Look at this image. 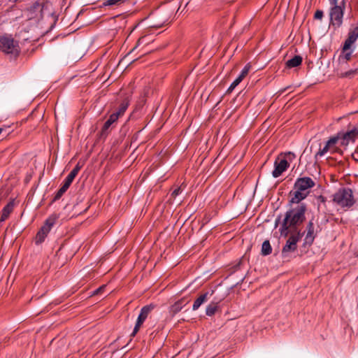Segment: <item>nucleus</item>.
I'll return each instance as SVG.
<instances>
[{"instance_id":"1","label":"nucleus","mask_w":358,"mask_h":358,"mask_svg":"<svg viewBox=\"0 0 358 358\" xmlns=\"http://www.w3.org/2000/svg\"><path fill=\"white\" fill-rule=\"evenodd\" d=\"M306 206L303 203L287 210L279 229L280 235L287 236L289 234L301 232L298 227L305 220Z\"/></svg>"},{"instance_id":"2","label":"nucleus","mask_w":358,"mask_h":358,"mask_svg":"<svg viewBox=\"0 0 358 358\" xmlns=\"http://www.w3.org/2000/svg\"><path fill=\"white\" fill-rule=\"evenodd\" d=\"M315 185V181L310 177H301L296 180L294 189L289 193L291 197L289 203H299L305 199L310 193V189Z\"/></svg>"},{"instance_id":"3","label":"nucleus","mask_w":358,"mask_h":358,"mask_svg":"<svg viewBox=\"0 0 358 358\" xmlns=\"http://www.w3.org/2000/svg\"><path fill=\"white\" fill-rule=\"evenodd\" d=\"M214 292H206L200 294L194 301L192 304V310L196 311L200 307L206 304V313H215L216 312H222L221 301L215 300L213 296Z\"/></svg>"},{"instance_id":"4","label":"nucleus","mask_w":358,"mask_h":358,"mask_svg":"<svg viewBox=\"0 0 358 358\" xmlns=\"http://www.w3.org/2000/svg\"><path fill=\"white\" fill-rule=\"evenodd\" d=\"M333 201L343 208H350L355 203L352 189L345 187L339 189L334 194Z\"/></svg>"},{"instance_id":"5","label":"nucleus","mask_w":358,"mask_h":358,"mask_svg":"<svg viewBox=\"0 0 358 358\" xmlns=\"http://www.w3.org/2000/svg\"><path fill=\"white\" fill-rule=\"evenodd\" d=\"M345 0H343L341 5L331 6L329 10L330 23L336 27L343 24Z\"/></svg>"},{"instance_id":"6","label":"nucleus","mask_w":358,"mask_h":358,"mask_svg":"<svg viewBox=\"0 0 358 358\" xmlns=\"http://www.w3.org/2000/svg\"><path fill=\"white\" fill-rule=\"evenodd\" d=\"M290 234H291V236L289 237V238L286 241V243L282 250V257L283 258L287 257L288 254L289 252H294L296 250L297 243L302 238L303 233L297 232V233H292Z\"/></svg>"},{"instance_id":"7","label":"nucleus","mask_w":358,"mask_h":358,"mask_svg":"<svg viewBox=\"0 0 358 358\" xmlns=\"http://www.w3.org/2000/svg\"><path fill=\"white\" fill-rule=\"evenodd\" d=\"M80 169L81 166L79 163H78L73 169V170L69 173L67 177L65 178V180L62 186L55 194L54 201L59 199L62 196V195L67 191L71 184L72 183L73 180L80 171Z\"/></svg>"},{"instance_id":"8","label":"nucleus","mask_w":358,"mask_h":358,"mask_svg":"<svg viewBox=\"0 0 358 358\" xmlns=\"http://www.w3.org/2000/svg\"><path fill=\"white\" fill-rule=\"evenodd\" d=\"M17 44L11 36H0V50L7 54H17Z\"/></svg>"},{"instance_id":"9","label":"nucleus","mask_w":358,"mask_h":358,"mask_svg":"<svg viewBox=\"0 0 358 358\" xmlns=\"http://www.w3.org/2000/svg\"><path fill=\"white\" fill-rule=\"evenodd\" d=\"M338 136H339V140L341 141V145L346 146L350 142H354L355 138L358 136V129L353 128L352 129L346 131L345 133L339 132L337 134Z\"/></svg>"},{"instance_id":"10","label":"nucleus","mask_w":358,"mask_h":358,"mask_svg":"<svg viewBox=\"0 0 358 358\" xmlns=\"http://www.w3.org/2000/svg\"><path fill=\"white\" fill-rule=\"evenodd\" d=\"M289 163L285 158H277L274 162V169L272 176L274 178L279 177L289 167Z\"/></svg>"},{"instance_id":"11","label":"nucleus","mask_w":358,"mask_h":358,"mask_svg":"<svg viewBox=\"0 0 358 358\" xmlns=\"http://www.w3.org/2000/svg\"><path fill=\"white\" fill-rule=\"evenodd\" d=\"M48 3H41L39 1L34 2L29 8L30 12L31 13H39V17L43 18L45 10L48 8Z\"/></svg>"},{"instance_id":"12","label":"nucleus","mask_w":358,"mask_h":358,"mask_svg":"<svg viewBox=\"0 0 358 358\" xmlns=\"http://www.w3.org/2000/svg\"><path fill=\"white\" fill-rule=\"evenodd\" d=\"M358 38V26L355 27L352 29H350L347 39L345 40V49H350L351 45L355 43Z\"/></svg>"},{"instance_id":"13","label":"nucleus","mask_w":358,"mask_h":358,"mask_svg":"<svg viewBox=\"0 0 358 358\" xmlns=\"http://www.w3.org/2000/svg\"><path fill=\"white\" fill-rule=\"evenodd\" d=\"M14 209V201H9L2 209L0 216V222H4L10 216V213L13 211Z\"/></svg>"},{"instance_id":"14","label":"nucleus","mask_w":358,"mask_h":358,"mask_svg":"<svg viewBox=\"0 0 358 358\" xmlns=\"http://www.w3.org/2000/svg\"><path fill=\"white\" fill-rule=\"evenodd\" d=\"M57 220V217L52 215L49 217L45 222L44 224L39 229L40 231L45 233L47 236L50 231L52 227L55 225Z\"/></svg>"},{"instance_id":"15","label":"nucleus","mask_w":358,"mask_h":358,"mask_svg":"<svg viewBox=\"0 0 358 358\" xmlns=\"http://www.w3.org/2000/svg\"><path fill=\"white\" fill-rule=\"evenodd\" d=\"M314 224L312 221H310L307 225V234L305 238V241L308 244H312L314 241Z\"/></svg>"},{"instance_id":"16","label":"nucleus","mask_w":358,"mask_h":358,"mask_svg":"<svg viewBox=\"0 0 358 358\" xmlns=\"http://www.w3.org/2000/svg\"><path fill=\"white\" fill-rule=\"evenodd\" d=\"M130 95H127L120 104V106L116 113L121 117L127 110L130 103Z\"/></svg>"},{"instance_id":"17","label":"nucleus","mask_w":358,"mask_h":358,"mask_svg":"<svg viewBox=\"0 0 358 358\" xmlns=\"http://www.w3.org/2000/svg\"><path fill=\"white\" fill-rule=\"evenodd\" d=\"M188 304L187 299H182L176 302L172 306L171 311L172 313H177L182 310V308Z\"/></svg>"},{"instance_id":"18","label":"nucleus","mask_w":358,"mask_h":358,"mask_svg":"<svg viewBox=\"0 0 358 358\" xmlns=\"http://www.w3.org/2000/svg\"><path fill=\"white\" fill-rule=\"evenodd\" d=\"M147 315H138V318L136 320V324H135V327L134 328V330H133L132 333L130 335L131 337H134L136 335V334L139 331L141 325L143 324V322L146 320Z\"/></svg>"},{"instance_id":"19","label":"nucleus","mask_w":358,"mask_h":358,"mask_svg":"<svg viewBox=\"0 0 358 358\" xmlns=\"http://www.w3.org/2000/svg\"><path fill=\"white\" fill-rule=\"evenodd\" d=\"M352 50L350 49H345V44L343 45L341 54L338 57L340 62H347L351 59Z\"/></svg>"},{"instance_id":"20","label":"nucleus","mask_w":358,"mask_h":358,"mask_svg":"<svg viewBox=\"0 0 358 358\" xmlns=\"http://www.w3.org/2000/svg\"><path fill=\"white\" fill-rule=\"evenodd\" d=\"M302 63V57L300 55H295L286 62V66L289 69L297 67Z\"/></svg>"},{"instance_id":"21","label":"nucleus","mask_w":358,"mask_h":358,"mask_svg":"<svg viewBox=\"0 0 358 358\" xmlns=\"http://www.w3.org/2000/svg\"><path fill=\"white\" fill-rule=\"evenodd\" d=\"M250 64H247L244 68L242 69L240 75L234 80V83L236 85H238L245 78V76L248 74L250 69Z\"/></svg>"},{"instance_id":"22","label":"nucleus","mask_w":358,"mask_h":358,"mask_svg":"<svg viewBox=\"0 0 358 358\" xmlns=\"http://www.w3.org/2000/svg\"><path fill=\"white\" fill-rule=\"evenodd\" d=\"M272 248L271 246L270 242L268 240H266L263 242L262 245V255L266 256L271 253Z\"/></svg>"},{"instance_id":"23","label":"nucleus","mask_w":358,"mask_h":358,"mask_svg":"<svg viewBox=\"0 0 358 358\" xmlns=\"http://www.w3.org/2000/svg\"><path fill=\"white\" fill-rule=\"evenodd\" d=\"M339 140V136H338V134L335 136H333V137H331L328 141H327V145H329L332 150V152H334L336 149V143L338 142Z\"/></svg>"},{"instance_id":"24","label":"nucleus","mask_w":358,"mask_h":358,"mask_svg":"<svg viewBox=\"0 0 358 358\" xmlns=\"http://www.w3.org/2000/svg\"><path fill=\"white\" fill-rule=\"evenodd\" d=\"M357 71H358V65L354 69H351V70L347 71L344 73H342L341 74V78H352L357 73Z\"/></svg>"},{"instance_id":"25","label":"nucleus","mask_w":358,"mask_h":358,"mask_svg":"<svg viewBox=\"0 0 358 358\" xmlns=\"http://www.w3.org/2000/svg\"><path fill=\"white\" fill-rule=\"evenodd\" d=\"M329 151L332 152V150L329 145H327V143H326V145L324 146V148H320L319 151L315 154V158H317L318 157H321Z\"/></svg>"},{"instance_id":"26","label":"nucleus","mask_w":358,"mask_h":358,"mask_svg":"<svg viewBox=\"0 0 358 358\" xmlns=\"http://www.w3.org/2000/svg\"><path fill=\"white\" fill-rule=\"evenodd\" d=\"M46 237L47 235L45 233L38 231L35 238L36 244L38 245L42 243L45 241Z\"/></svg>"},{"instance_id":"27","label":"nucleus","mask_w":358,"mask_h":358,"mask_svg":"<svg viewBox=\"0 0 358 358\" xmlns=\"http://www.w3.org/2000/svg\"><path fill=\"white\" fill-rule=\"evenodd\" d=\"M106 288V285H101L99 288H97L95 290H94L90 294V296H98V295L100 296H102L103 295V292H104Z\"/></svg>"},{"instance_id":"28","label":"nucleus","mask_w":358,"mask_h":358,"mask_svg":"<svg viewBox=\"0 0 358 358\" xmlns=\"http://www.w3.org/2000/svg\"><path fill=\"white\" fill-rule=\"evenodd\" d=\"M113 124L112 122L110 120H107L106 122L103 124L101 131V135L104 136L108 134V130L109 129L110 127Z\"/></svg>"},{"instance_id":"29","label":"nucleus","mask_w":358,"mask_h":358,"mask_svg":"<svg viewBox=\"0 0 358 358\" xmlns=\"http://www.w3.org/2000/svg\"><path fill=\"white\" fill-rule=\"evenodd\" d=\"M155 308V305L154 304H149L147 306H143L140 311V313H149L154 310Z\"/></svg>"},{"instance_id":"30","label":"nucleus","mask_w":358,"mask_h":358,"mask_svg":"<svg viewBox=\"0 0 358 358\" xmlns=\"http://www.w3.org/2000/svg\"><path fill=\"white\" fill-rule=\"evenodd\" d=\"M122 0H106L104 3V6H113L118 4L120 2H121Z\"/></svg>"},{"instance_id":"31","label":"nucleus","mask_w":358,"mask_h":358,"mask_svg":"<svg viewBox=\"0 0 358 358\" xmlns=\"http://www.w3.org/2000/svg\"><path fill=\"white\" fill-rule=\"evenodd\" d=\"M120 117V116L116 112H115L110 115L108 120H110L113 124L119 119Z\"/></svg>"},{"instance_id":"32","label":"nucleus","mask_w":358,"mask_h":358,"mask_svg":"<svg viewBox=\"0 0 358 358\" xmlns=\"http://www.w3.org/2000/svg\"><path fill=\"white\" fill-rule=\"evenodd\" d=\"M324 15V13L321 10H317L314 15L315 20H322Z\"/></svg>"},{"instance_id":"33","label":"nucleus","mask_w":358,"mask_h":358,"mask_svg":"<svg viewBox=\"0 0 358 358\" xmlns=\"http://www.w3.org/2000/svg\"><path fill=\"white\" fill-rule=\"evenodd\" d=\"M181 192V188L180 187H178L176 189H175L173 192L171 193V196L173 197H176L178 195H179Z\"/></svg>"},{"instance_id":"34","label":"nucleus","mask_w":358,"mask_h":358,"mask_svg":"<svg viewBox=\"0 0 358 358\" xmlns=\"http://www.w3.org/2000/svg\"><path fill=\"white\" fill-rule=\"evenodd\" d=\"M237 85L236 84H234V83H232L231 84V85L229 87V88L227 89V93H231L234 89L235 87H236Z\"/></svg>"},{"instance_id":"35","label":"nucleus","mask_w":358,"mask_h":358,"mask_svg":"<svg viewBox=\"0 0 358 358\" xmlns=\"http://www.w3.org/2000/svg\"><path fill=\"white\" fill-rule=\"evenodd\" d=\"M317 201L321 202V203H325L326 202V198L324 196H319L317 198Z\"/></svg>"},{"instance_id":"36","label":"nucleus","mask_w":358,"mask_h":358,"mask_svg":"<svg viewBox=\"0 0 358 358\" xmlns=\"http://www.w3.org/2000/svg\"><path fill=\"white\" fill-rule=\"evenodd\" d=\"M338 0H329V2L331 6H338Z\"/></svg>"},{"instance_id":"37","label":"nucleus","mask_w":358,"mask_h":358,"mask_svg":"<svg viewBox=\"0 0 358 358\" xmlns=\"http://www.w3.org/2000/svg\"><path fill=\"white\" fill-rule=\"evenodd\" d=\"M285 155H286L287 157H289V159H290V158H291V157H295L294 154H293L292 152H288V153H287V154H285Z\"/></svg>"},{"instance_id":"38","label":"nucleus","mask_w":358,"mask_h":358,"mask_svg":"<svg viewBox=\"0 0 358 358\" xmlns=\"http://www.w3.org/2000/svg\"><path fill=\"white\" fill-rule=\"evenodd\" d=\"M280 217H278V219L275 220V225L278 224V222L280 221Z\"/></svg>"},{"instance_id":"39","label":"nucleus","mask_w":358,"mask_h":358,"mask_svg":"<svg viewBox=\"0 0 358 358\" xmlns=\"http://www.w3.org/2000/svg\"><path fill=\"white\" fill-rule=\"evenodd\" d=\"M18 0H8V1L10 2H13V3H15L17 2Z\"/></svg>"},{"instance_id":"40","label":"nucleus","mask_w":358,"mask_h":358,"mask_svg":"<svg viewBox=\"0 0 358 358\" xmlns=\"http://www.w3.org/2000/svg\"><path fill=\"white\" fill-rule=\"evenodd\" d=\"M143 39V38H140L138 42H137V45H139L140 43L141 42V40Z\"/></svg>"},{"instance_id":"41","label":"nucleus","mask_w":358,"mask_h":358,"mask_svg":"<svg viewBox=\"0 0 358 358\" xmlns=\"http://www.w3.org/2000/svg\"><path fill=\"white\" fill-rule=\"evenodd\" d=\"M3 129L2 128H0V134H1V132L3 131Z\"/></svg>"},{"instance_id":"42","label":"nucleus","mask_w":358,"mask_h":358,"mask_svg":"<svg viewBox=\"0 0 358 358\" xmlns=\"http://www.w3.org/2000/svg\"><path fill=\"white\" fill-rule=\"evenodd\" d=\"M357 210H358V204H357Z\"/></svg>"}]
</instances>
